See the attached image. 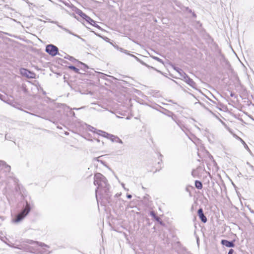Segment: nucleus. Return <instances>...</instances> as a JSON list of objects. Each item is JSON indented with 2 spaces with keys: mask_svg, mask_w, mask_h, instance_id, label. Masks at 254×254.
Returning a JSON list of instances; mask_svg holds the SVG:
<instances>
[{
  "mask_svg": "<svg viewBox=\"0 0 254 254\" xmlns=\"http://www.w3.org/2000/svg\"><path fill=\"white\" fill-rule=\"evenodd\" d=\"M89 130H90V131H91L92 132L97 133V132L98 129H97L96 128H95L93 127L90 126Z\"/></svg>",
  "mask_w": 254,
  "mask_h": 254,
  "instance_id": "29",
  "label": "nucleus"
},
{
  "mask_svg": "<svg viewBox=\"0 0 254 254\" xmlns=\"http://www.w3.org/2000/svg\"><path fill=\"white\" fill-rule=\"evenodd\" d=\"M207 110H208V111H209L211 113H212V114H214L211 112V111H210V110H208V109H207Z\"/></svg>",
  "mask_w": 254,
  "mask_h": 254,
  "instance_id": "55",
  "label": "nucleus"
},
{
  "mask_svg": "<svg viewBox=\"0 0 254 254\" xmlns=\"http://www.w3.org/2000/svg\"><path fill=\"white\" fill-rule=\"evenodd\" d=\"M70 114L73 116V117H75V113L74 112H71Z\"/></svg>",
  "mask_w": 254,
  "mask_h": 254,
  "instance_id": "46",
  "label": "nucleus"
},
{
  "mask_svg": "<svg viewBox=\"0 0 254 254\" xmlns=\"http://www.w3.org/2000/svg\"><path fill=\"white\" fill-rule=\"evenodd\" d=\"M115 142L119 143L120 144H123V142L118 136H116V139L115 140Z\"/></svg>",
  "mask_w": 254,
  "mask_h": 254,
  "instance_id": "30",
  "label": "nucleus"
},
{
  "mask_svg": "<svg viewBox=\"0 0 254 254\" xmlns=\"http://www.w3.org/2000/svg\"><path fill=\"white\" fill-rule=\"evenodd\" d=\"M93 26L99 29H101V27L95 23V24L93 25Z\"/></svg>",
  "mask_w": 254,
  "mask_h": 254,
  "instance_id": "38",
  "label": "nucleus"
},
{
  "mask_svg": "<svg viewBox=\"0 0 254 254\" xmlns=\"http://www.w3.org/2000/svg\"><path fill=\"white\" fill-rule=\"evenodd\" d=\"M68 68L73 71H74L76 73H80L79 72V69L77 68H76L75 66L70 65L67 66Z\"/></svg>",
  "mask_w": 254,
  "mask_h": 254,
  "instance_id": "19",
  "label": "nucleus"
},
{
  "mask_svg": "<svg viewBox=\"0 0 254 254\" xmlns=\"http://www.w3.org/2000/svg\"><path fill=\"white\" fill-rule=\"evenodd\" d=\"M153 59H155V60H156L157 61L159 62L163 63L162 60H161V59H160V58H158L157 57H154Z\"/></svg>",
  "mask_w": 254,
  "mask_h": 254,
  "instance_id": "33",
  "label": "nucleus"
},
{
  "mask_svg": "<svg viewBox=\"0 0 254 254\" xmlns=\"http://www.w3.org/2000/svg\"><path fill=\"white\" fill-rule=\"evenodd\" d=\"M62 53H63L65 55V56H64V59H68V60L70 61L71 62H72L74 63H78V62H79L77 60L75 59L74 57H71L63 52H62Z\"/></svg>",
  "mask_w": 254,
  "mask_h": 254,
  "instance_id": "15",
  "label": "nucleus"
},
{
  "mask_svg": "<svg viewBox=\"0 0 254 254\" xmlns=\"http://www.w3.org/2000/svg\"><path fill=\"white\" fill-rule=\"evenodd\" d=\"M94 185L97 187L95 190L96 197L97 201L98 193L100 195V198L103 200H105L106 203L109 204L111 206H114L119 201L124 202V200L118 198L122 194L121 193H116L114 197L112 196V193L110 191L111 186L108 183V180L105 176L99 173H97L94 177Z\"/></svg>",
  "mask_w": 254,
  "mask_h": 254,
  "instance_id": "1",
  "label": "nucleus"
},
{
  "mask_svg": "<svg viewBox=\"0 0 254 254\" xmlns=\"http://www.w3.org/2000/svg\"><path fill=\"white\" fill-rule=\"evenodd\" d=\"M97 134L101 136H102L104 137H106L108 139H109V137L111 134L101 130H98Z\"/></svg>",
  "mask_w": 254,
  "mask_h": 254,
  "instance_id": "14",
  "label": "nucleus"
},
{
  "mask_svg": "<svg viewBox=\"0 0 254 254\" xmlns=\"http://www.w3.org/2000/svg\"><path fill=\"white\" fill-rule=\"evenodd\" d=\"M185 82L193 88L196 89V84L187 74L183 77Z\"/></svg>",
  "mask_w": 254,
  "mask_h": 254,
  "instance_id": "7",
  "label": "nucleus"
},
{
  "mask_svg": "<svg viewBox=\"0 0 254 254\" xmlns=\"http://www.w3.org/2000/svg\"><path fill=\"white\" fill-rule=\"evenodd\" d=\"M238 138L240 139V140L242 142V143L244 144L245 148H246L247 149H248L250 150L248 145H247V144L245 143V142L240 137H238Z\"/></svg>",
  "mask_w": 254,
  "mask_h": 254,
  "instance_id": "25",
  "label": "nucleus"
},
{
  "mask_svg": "<svg viewBox=\"0 0 254 254\" xmlns=\"http://www.w3.org/2000/svg\"><path fill=\"white\" fill-rule=\"evenodd\" d=\"M46 52L52 57H54L58 54L59 49L54 45L49 44L46 47Z\"/></svg>",
  "mask_w": 254,
  "mask_h": 254,
  "instance_id": "4",
  "label": "nucleus"
},
{
  "mask_svg": "<svg viewBox=\"0 0 254 254\" xmlns=\"http://www.w3.org/2000/svg\"><path fill=\"white\" fill-rule=\"evenodd\" d=\"M193 175H194V173H193V171H192V175H193Z\"/></svg>",
  "mask_w": 254,
  "mask_h": 254,
  "instance_id": "59",
  "label": "nucleus"
},
{
  "mask_svg": "<svg viewBox=\"0 0 254 254\" xmlns=\"http://www.w3.org/2000/svg\"><path fill=\"white\" fill-rule=\"evenodd\" d=\"M86 21H87L88 23L93 26V24H95V21L92 19L90 17L87 16L85 19Z\"/></svg>",
  "mask_w": 254,
  "mask_h": 254,
  "instance_id": "18",
  "label": "nucleus"
},
{
  "mask_svg": "<svg viewBox=\"0 0 254 254\" xmlns=\"http://www.w3.org/2000/svg\"><path fill=\"white\" fill-rule=\"evenodd\" d=\"M98 162H100L101 164H102L103 165H104L105 166H106L105 164V163L101 160H98Z\"/></svg>",
  "mask_w": 254,
  "mask_h": 254,
  "instance_id": "40",
  "label": "nucleus"
},
{
  "mask_svg": "<svg viewBox=\"0 0 254 254\" xmlns=\"http://www.w3.org/2000/svg\"><path fill=\"white\" fill-rule=\"evenodd\" d=\"M64 134H65V135H68L69 133H68V132H65Z\"/></svg>",
  "mask_w": 254,
  "mask_h": 254,
  "instance_id": "53",
  "label": "nucleus"
},
{
  "mask_svg": "<svg viewBox=\"0 0 254 254\" xmlns=\"http://www.w3.org/2000/svg\"><path fill=\"white\" fill-rule=\"evenodd\" d=\"M154 108L156 110L158 111L160 113L167 115L168 117H170L171 115H174V113L171 111L167 110L160 106L157 105L156 107H154Z\"/></svg>",
  "mask_w": 254,
  "mask_h": 254,
  "instance_id": "6",
  "label": "nucleus"
},
{
  "mask_svg": "<svg viewBox=\"0 0 254 254\" xmlns=\"http://www.w3.org/2000/svg\"><path fill=\"white\" fill-rule=\"evenodd\" d=\"M21 89H22V91H23L24 93L26 94V93L28 92V90H27V89L26 88V85H25V84H22V85Z\"/></svg>",
  "mask_w": 254,
  "mask_h": 254,
  "instance_id": "22",
  "label": "nucleus"
},
{
  "mask_svg": "<svg viewBox=\"0 0 254 254\" xmlns=\"http://www.w3.org/2000/svg\"><path fill=\"white\" fill-rule=\"evenodd\" d=\"M129 55L132 57H133L137 61L139 62L140 59L139 58H138L137 57H136L134 55H132V54H129Z\"/></svg>",
  "mask_w": 254,
  "mask_h": 254,
  "instance_id": "34",
  "label": "nucleus"
},
{
  "mask_svg": "<svg viewBox=\"0 0 254 254\" xmlns=\"http://www.w3.org/2000/svg\"><path fill=\"white\" fill-rule=\"evenodd\" d=\"M103 155H101V156H99L98 157L94 158L93 160H96V161H98V160H100L99 158L101 157H103Z\"/></svg>",
  "mask_w": 254,
  "mask_h": 254,
  "instance_id": "41",
  "label": "nucleus"
},
{
  "mask_svg": "<svg viewBox=\"0 0 254 254\" xmlns=\"http://www.w3.org/2000/svg\"><path fill=\"white\" fill-rule=\"evenodd\" d=\"M169 102H173L172 100H170Z\"/></svg>",
  "mask_w": 254,
  "mask_h": 254,
  "instance_id": "62",
  "label": "nucleus"
},
{
  "mask_svg": "<svg viewBox=\"0 0 254 254\" xmlns=\"http://www.w3.org/2000/svg\"><path fill=\"white\" fill-rule=\"evenodd\" d=\"M234 251L233 249H231L229 250L228 254H233L234 253Z\"/></svg>",
  "mask_w": 254,
  "mask_h": 254,
  "instance_id": "39",
  "label": "nucleus"
},
{
  "mask_svg": "<svg viewBox=\"0 0 254 254\" xmlns=\"http://www.w3.org/2000/svg\"><path fill=\"white\" fill-rule=\"evenodd\" d=\"M97 134L101 136H102L104 137H106L108 139H109V137L111 134L101 130H98Z\"/></svg>",
  "mask_w": 254,
  "mask_h": 254,
  "instance_id": "13",
  "label": "nucleus"
},
{
  "mask_svg": "<svg viewBox=\"0 0 254 254\" xmlns=\"http://www.w3.org/2000/svg\"><path fill=\"white\" fill-rule=\"evenodd\" d=\"M186 11L190 13H191V12H192V10L191 9H190L188 7H186Z\"/></svg>",
  "mask_w": 254,
  "mask_h": 254,
  "instance_id": "37",
  "label": "nucleus"
},
{
  "mask_svg": "<svg viewBox=\"0 0 254 254\" xmlns=\"http://www.w3.org/2000/svg\"><path fill=\"white\" fill-rule=\"evenodd\" d=\"M139 63H140L141 64H142V65H145V66H146V67H149H149H151V68H153V69H155V68H154V67H152V66H150L148 65V64H147L146 63H145L144 62H143L142 60H140V61H139Z\"/></svg>",
  "mask_w": 254,
  "mask_h": 254,
  "instance_id": "27",
  "label": "nucleus"
},
{
  "mask_svg": "<svg viewBox=\"0 0 254 254\" xmlns=\"http://www.w3.org/2000/svg\"><path fill=\"white\" fill-rule=\"evenodd\" d=\"M79 109H80V108H73V110H79Z\"/></svg>",
  "mask_w": 254,
  "mask_h": 254,
  "instance_id": "50",
  "label": "nucleus"
},
{
  "mask_svg": "<svg viewBox=\"0 0 254 254\" xmlns=\"http://www.w3.org/2000/svg\"><path fill=\"white\" fill-rule=\"evenodd\" d=\"M43 94H46V92L43 90Z\"/></svg>",
  "mask_w": 254,
  "mask_h": 254,
  "instance_id": "54",
  "label": "nucleus"
},
{
  "mask_svg": "<svg viewBox=\"0 0 254 254\" xmlns=\"http://www.w3.org/2000/svg\"><path fill=\"white\" fill-rule=\"evenodd\" d=\"M247 164L254 171V166L251 165L249 162H247Z\"/></svg>",
  "mask_w": 254,
  "mask_h": 254,
  "instance_id": "35",
  "label": "nucleus"
},
{
  "mask_svg": "<svg viewBox=\"0 0 254 254\" xmlns=\"http://www.w3.org/2000/svg\"><path fill=\"white\" fill-rule=\"evenodd\" d=\"M11 170V167L9 165H7L5 162L0 160V179L3 178L2 174L6 176L7 173H9Z\"/></svg>",
  "mask_w": 254,
  "mask_h": 254,
  "instance_id": "3",
  "label": "nucleus"
},
{
  "mask_svg": "<svg viewBox=\"0 0 254 254\" xmlns=\"http://www.w3.org/2000/svg\"><path fill=\"white\" fill-rule=\"evenodd\" d=\"M25 242L27 244H29L31 245L36 244V245H38L42 247H48V246L47 245L45 244L44 243L39 242L38 241H34L32 240L27 239L25 241Z\"/></svg>",
  "mask_w": 254,
  "mask_h": 254,
  "instance_id": "10",
  "label": "nucleus"
},
{
  "mask_svg": "<svg viewBox=\"0 0 254 254\" xmlns=\"http://www.w3.org/2000/svg\"><path fill=\"white\" fill-rule=\"evenodd\" d=\"M95 140H96L98 142H100V140H99V139L96 138V139H95Z\"/></svg>",
  "mask_w": 254,
  "mask_h": 254,
  "instance_id": "52",
  "label": "nucleus"
},
{
  "mask_svg": "<svg viewBox=\"0 0 254 254\" xmlns=\"http://www.w3.org/2000/svg\"><path fill=\"white\" fill-rule=\"evenodd\" d=\"M58 128H62V127H59V126H58Z\"/></svg>",
  "mask_w": 254,
  "mask_h": 254,
  "instance_id": "61",
  "label": "nucleus"
},
{
  "mask_svg": "<svg viewBox=\"0 0 254 254\" xmlns=\"http://www.w3.org/2000/svg\"><path fill=\"white\" fill-rule=\"evenodd\" d=\"M157 222H158V223H159V224L161 225H164V223L163 222V221L161 220V219L158 217V216H157L156 218H155L154 219Z\"/></svg>",
  "mask_w": 254,
  "mask_h": 254,
  "instance_id": "23",
  "label": "nucleus"
},
{
  "mask_svg": "<svg viewBox=\"0 0 254 254\" xmlns=\"http://www.w3.org/2000/svg\"><path fill=\"white\" fill-rule=\"evenodd\" d=\"M122 186H123L124 188H125V187H124L125 185H124V184H122ZM124 189L126 190V189H125V188H124Z\"/></svg>",
  "mask_w": 254,
  "mask_h": 254,
  "instance_id": "56",
  "label": "nucleus"
},
{
  "mask_svg": "<svg viewBox=\"0 0 254 254\" xmlns=\"http://www.w3.org/2000/svg\"><path fill=\"white\" fill-rule=\"evenodd\" d=\"M247 164L254 171V166L251 165L249 162H247Z\"/></svg>",
  "mask_w": 254,
  "mask_h": 254,
  "instance_id": "36",
  "label": "nucleus"
},
{
  "mask_svg": "<svg viewBox=\"0 0 254 254\" xmlns=\"http://www.w3.org/2000/svg\"><path fill=\"white\" fill-rule=\"evenodd\" d=\"M174 116H175L174 115H173V116H172V115H171L170 117H172V119L174 121H175V119H174Z\"/></svg>",
  "mask_w": 254,
  "mask_h": 254,
  "instance_id": "49",
  "label": "nucleus"
},
{
  "mask_svg": "<svg viewBox=\"0 0 254 254\" xmlns=\"http://www.w3.org/2000/svg\"><path fill=\"white\" fill-rule=\"evenodd\" d=\"M195 187L197 189L201 190L203 187V185L200 181L196 180L195 181Z\"/></svg>",
  "mask_w": 254,
  "mask_h": 254,
  "instance_id": "17",
  "label": "nucleus"
},
{
  "mask_svg": "<svg viewBox=\"0 0 254 254\" xmlns=\"http://www.w3.org/2000/svg\"><path fill=\"white\" fill-rule=\"evenodd\" d=\"M210 101H211L212 102H213V103H215V102H214V101H212V100H210Z\"/></svg>",
  "mask_w": 254,
  "mask_h": 254,
  "instance_id": "60",
  "label": "nucleus"
},
{
  "mask_svg": "<svg viewBox=\"0 0 254 254\" xmlns=\"http://www.w3.org/2000/svg\"><path fill=\"white\" fill-rule=\"evenodd\" d=\"M191 14H192V16H193L194 18H196V14L194 13V12L192 11V12H191Z\"/></svg>",
  "mask_w": 254,
  "mask_h": 254,
  "instance_id": "44",
  "label": "nucleus"
},
{
  "mask_svg": "<svg viewBox=\"0 0 254 254\" xmlns=\"http://www.w3.org/2000/svg\"><path fill=\"white\" fill-rule=\"evenodd\" d=\"M5 138L6 139H9L10 137L7 134H6L5 135Z\"/></svg>",
  "mask_w": 254,
  "mask_h": 254,
  "instance_id": "45",
  "label": "nucleus"
},
{
  "mask_svg": "<svg viewBox=\"0 0 254 254\" xmlns=\"http://www.w3.org/2000/svg\"><path fill=\"white\" fill-rule=\"evenodd\" d=\"M116 136H117L111 134L110 136L109 137V139H110L112 142H115V140L116 139Z\"/></svg>",
  "mask_w": 254,
  "mask_h": 254,
  "instance_id": "28",
  "label": "nucleus"
},
{
  "mask_svg": "<svg viewBox=\"0 0 254 254\" xmlns=\"http://www.w3.org/2000/svg\"><path fill=\"white\" fill-rule=\"evenodd\" d=\"M78 64H81L82 65V66L80 67V68L81 69L84 70V71H86V69L89 68V67L88 66V65L87 64H85L84 63H83L81 62H80V61L78 62Z\"/></svg>",
  "mask_w": 254,
  "mask_h": 254,
  "instance_id": "20",
  "label": "nucleus"
},
{
  "mask_svg": "<svg viewBox=\"0 0 254 254\" xmlns=\"http://www.w3.org/2000/svg\"><path fill=\"white\" fill-rule=\"evenodd\" d=\"M127 197L128 199H130L132 197V195L130 194H127Z\"/></svg>",
  "mask_w": 254,
  "mask_h": 254,
  "instance_id": "42",
  "label": "nucleus"
},
{
  "mask_svg": "<svg viewBox=\"0 0 254 254\" xmlns=\"http://www.w3.org/2000/svg\"><path fill=\"white\" fill-rule=\"evenodd\" d=\"M230 96L232 97L235 96V94L234 93V92H231V93H230Z\"/></svg>",
  "mask_w": 254,
  "mask_h": 254,
  "instance_id": "43",
  "label": "nucleus"
},
{
  "mask_svg": "<svg viewBox=\"0 0 254 254\" xmlns=\"http://www.w3.org/2000/svg\"><path fill=\"white\" fill-rule=\"evenodd\" d=\"M117 47V49L118 50H120L121 52H123V53H126V54H128V55L129 54V53H128V52H127V50H125V49H123V48H119V47L118 46H117V47Z\"/></svg>",
  "mask_w": 254,
  "mask_h": 254,
  "instance_id": "24",
  "label": "nucleus"
},
{
  "mask_svg": "<svg viewBox=\"0 0 254 254\" xmlns=\"http://www.w3.org/2000/svg\"><path fill=\"white\" fill-rule=\"evenodd\" d=\"M20 74L27 78L31 79L35 78V74L34 72L31 71L26 68H21L20 69Z\"/></svg>",
  "mask_w": 254,
  "mask_h": 254,
  "instance_id": "5",
  "label": "nucleus"
},
{
  "mask_svg": "<svg viewBox=\"0 0 254 254\" xmlns=\"http://www.w3.org/2000/svg\"><path fill=\"white\" fill-rule=\"evenodd\" d=\"M59 61L60 62H59V63H60V62H61V64L63 65H65V66H67V64H69L67 61H65L64 59H59Z\"/></svg>",
  "mask_w": 254,
  "mask_h": 254,
  "instance_id": "21",
  "label": "nucleus"
},
{
  "mask_svg": "<svg viewBox=\"0 0 254 254\" xmlns=\"http://www.w3.org/2000/svg\"><path fill=\"white\" fill-rule=\"evenodd\" d=\"M197 215L199 219L203 223H205L207 222V219L206 217L204 215L203 213V210L202 208H200L199 209H198L197 211Z\"/></svg>",
  "mask_w": 254,
  "mask_h": 254,
  "instance_id": "9",
  "label": "nucleus"
},
{
  "mask_svg": "<svg viewBox=\"0 0 254 254\" xmlns=\"http://www.w3.org/2000/svg\"><path fill=\"white\" fill-rule=\"evenodd\" d=\"M235 240L229 241L227 240L223 239L221 241V244L228 248H234L235 246Z\"/></svg>",
  "mask_w": 254,
  "mask_h": 254,
  "instance_id": "8",
  "label": "nucleus"
},
{
  "mask_svg": "<svg viewBox=\"0 0 254 254\" xmlns=\"http://www.w3.org/2000/svg\"><path fill=\"white\" fill-rule=\"evenodd\" d=\"M31 210L30 203L27 201L26 204L23 206L21 210L16 214L14 217L11 220V222L14 224H18L21 222Z\"/></svg>",
  "mask_w": 254,
  "mask_h": 254,
  "instance_id": "2",
  "label": "nucleus"
},
{
  "mask_svg": "<svg viewBox=\"0 0 254 254\" xmlns=\"http://www.w3.org/2000/svg\"><path fill=\"white\" fill-rule=\"evenodd\" d=\"M149 214L150 216L153 217L154 219H155V218H156L157 216L154 211H151L149 213Z\"/></svg>",
  "mask_w": 254,
  "mask_h": 254,
  "instance_id": "31",
  "label": "nucleus"
},
{
  "mask_svg": "<svg viewBox=\"0 0 254 254\" xmlns=\"http://www.w3.org/2000/svg\"><path fill=\"white\" fill-rule=\"evenodd\" d=\"M159 157H160V161L162 162V158L163 157V155L161 154H159Z\"/></svg>",
  "mask_w": 254,
  "mask_h": 254,
  "instance_id": "47",
  "label": "nucleus"
},
{
  "mask_svg": "<svg viewBox=\"0 0 254 254\" xmlns=\"http://www.w3.org/2000/svg\"><path fill=\"white\" fill-rule=\"evenodd\" d=\"M38 253L40 254H48L49 253L48 252V250L46 249H43L42 250L39 251Z\"/></svg>",
  "mask_w": 254,
  "mask_h": 254,
  "instance_id": "26",
  "label": "nucleus"
},
{
  "mask_svg": "<svg viewBox=\"0 0 254 254\" xmlns=\"http://www.w3.org/2000/svg\"><path fill=\"white\" fill-rule=\"evenodd\" d=\"M63 54H64L63 53L61 54V53H59L58 52V55L60 56H61V57H63L64 56Z\"/></svg>",
  "mask_w": 254,
  "mask_h": 254,
  "instance_id": "48",
  "label": "nucleus"
},
{
  "mask_svg": "<svg viewBox=\"0 0 254 254\" xmlns=\"http://www.w3.org/2000/svg\"><path fill=\"white\" fill-rule=\"evenodd\" d=\"M24 248H25V250L27 252H32L31 251L32 248L29 246L27 245L25 247H24Z\"/></svg>",
  "mask_w": 254,
  "mask_h": 254,
  "instance_id": "32",
  "label": "nucleus"
},
{
  "mask_svg": "<svg viewBox=\"0 0 254 254\" xmlns=\"http://www.w3.org/2000/svg\"><path fill=\"white\" fill-rule=\"evenodd\" d=\"M193 175H194V173H193V171H192V175H193Z\"/></svg>",
  "mask_w": 254,
  "mask_h": 254,
  "instance_id": "58",
  "label": "nucleus"
},
{
  "mask_svg": "<svg viewBox=\"0 0 254 254\" xmlns=\"http://www.w3.org/2000/svg\"><path fill=\"white\" fill-rule=\"evenodd\" d=\"M75 12L79 15L81 17H82L83 19L85 20L86 18L88 16L85 13L82 12V11L77 8H75L74 10Z\"/></svg>",
  "mask_w": 254,
  "mask_h": 254,
  "instance_id": "12",
  "label": "nucleus"
},
{
  "mask_svg": "<svg viewBox=\"0 0 254 254\" xmlns=\"http://www.w3.org/2000/svg\"><path fill=\"white\" fill-rule=\"evenodd\" d=\"M227 64H228L229 65H230V64L229 63V62L227 61Z\"/></svg>",
  "mask_w": 254,
  "mask_h": 254,
  "instance_id": "57",
  "label": "nucleus"
},
{
  "mask_svg": "<svg viewBox=\"0 0 254 254\" xmlns=\"http://www.w3.org/2000/svg\"><path fill=\"white\" fill-rule=\"evenodd\" d=\"M2 96H3V95L0 94V99H2L1 98Z\"/></svg>",
  "mask_w": 254,
  "mask_h": 254,
  "instance_id": "51",
  "label": "nucleus"
},
{
  "mask_svg": "<svg viewBox=\"0 0 254 254\" xmlns=\"http://www.w3.org/2000/svg\"><path fill=\"white\" fill-rule=\"evenodd\" d=\"M52 23H55V24H57V26H58L59 27H60V28L62 29L63 30H64V31H65V32H67V33H69V34H71V35H74V36H76V37H77L79 38V36H78V35H76V34H73L71 31H70V30H69L68 29L65 28L63 26L59 25V24H58V22L57 21H52Z\"/></svg>",
  "mask_w": 254,
  "mask_h": 254,
  "instance_id": "11",
  "label": "nucleus"
},
{
  "mask_svg": "<svg viewBox=\"0 0 254 254\" xmlns=\"http://www.w3.org/2000/svg\"><path fill=\"white\" fill-rule=\"evenodd\" d=\"M174 69L180 74V76L182 78L186 74V73L181 68L175 66Z\"/></svg>",
  "mask_w": 254,
  "mask_h": 254,
  "instance_id": "16",
  "label": "nucleus"
}]
</instances>
